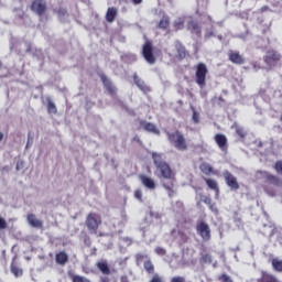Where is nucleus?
Wrapping results in <instances>:
<instances>
[{
  "mask_svg": "<svg viewBox=\"0 0 282 282\" xmlns=\"http://www.w3.org/2000/svg\"><path fill=\"white\" fill-rule=\"evenodd\" d=\"M152 160L156 171L160 173V177L169 181L162 183L163 188L167 191L169 197H173L175 195V173L171 167V164L162 159V154L156 152L152 153Z\"/></svg>",
  "mask_w": 282,
  "mask_h": 282,
  "instance_id": "1",
  "label": "nucleus"
},
{
  "mask_svg": "<svg viewBox=\"0 0 282 282\" xmlns=\"http://www.w3.org/2000/svg\"><path fill=\"white\" fill-rule=\"evenodd\" d=\"M166 138L176 151H188V141L182 131L166 132Z\"/></svg>",
  "mask_w": 282,
  "mask_h": 282,
  "instance_id": "2",
  "label": "nucleus"
},
{
  "mask_svg": "<svg viewBox=\"0 0 282 282\" xmlns=\"http://www.w3.org/2000/svg\"><path fill=\"white\" fill-rule=\"evenodd\" d=\"M258 173L261 174L263 180L262 188L269 195H274L275 193L274 188H276L278 186H281V183H282L281 178L265 171H260Z\"/></svg>",
  "mask_w": 282,
  "mask_h": 282,
  "instance_id": "3",
  "label": "nucleus"
},
{
  "mask_svg": "<svg viewBox=\"0 0 282 282\" xmlns=\"http://www.w3.org/2000/svg\"><path fill=\"white\" fill-rule=\"evenodd\" d=\"M195 83L198 87H206V76H208V66L205 63H198L195 66Z\"/></svg>",
  "mask_w": 282,
  "mask_h": 282,
  "instance_id": "4",
  "label": "nucleus"
},
{
  "mask_svg": "<svg viewBox=\"0 0 282 282\" xmlns=\"http://www.w3.org/2000/svg\"><path fill=\"white\" fill-rule=\"evenodd\" d=\"M85 224L89 232H94V235H96V232H98V228H100V225L102 224V218L96 213H89L86 217Z\"/></svg>",
  "mask_w": 282,
  "mask_h": 282,
  "instance_id": "5",
  "label": "nucleus"
},
{
  "mask_svg": "<svg viewBox=\"0 0 282 282\" xmlns=\"http://www.w3.org/2000/svg\"><path fill=\"white\" fill-rule=\"evenodd\" d=\"M142 56L149 65H155L158 57L153 54V43L151 41H147L142 47Z\"/></svg>",
  "mask_w": 282,
  "mask_h": 282,
  "instance_id": "6",
  "label": "nucleus"
},
{
  "mask_svg": "<svg viewBox=\"0 0 282 282\" xmlns=\"http://www.w3.org/2000/svg\"><path fill=\"white\" fill-rule=\"evenodd\" d=\"M196 232L200 236L203 241H210L212 239V231L210 226L207 225L204 220H197L196 223Z\"/></svg>",
  "mask_w": 282,
  "mask_h": 282,
  "instance_id": "7",
  "label": "nucleus"
},
{
  "mask_svg": "<svg viewBox=\"0 0 282 282\" xmlns=\"http://www.w3.org/2000/svg\"><path fill=\"white\" fill-rule=\"evenodd\" d=\"M263 61L268 65V67H275L276 63L281 61V54H279V52L274 50H269L267 51Z\"/></svg>",
  "mask_w": 282,
  "mask_h": 282,
  "instance_id": "8",
  "label": "nucleus"
},
{
  "mask_svg": "<svg viewBox=\"0 0 282 282\" xmlns=\"http://www.w3.org/2000/svg\"><path fill=\"white\" fill-rule=\"evenodd\" d=\"M31 10L35 12L37 17H43V14L47 12V2H45V0H33Z\"/></svg>",
  "mask_w": 282,
  "mask_h": 282,
  "instance_id": "9",
  "label": "nucleus"
},
{
  "mask_svg": "<svg viewBox=\"0 0 282 282\" xmlns=\"http://www.w3.org/2000/svg\"><path fill=\"white\" fill-rule=\"evenodd\" d=\"M225 182L227 184V186L231 189V191H239V182L237 181V178L235 177V175H232V173L225 171L223 173Z\"/></svg>",
  "mask_w": 282,
  "mask_h": 282,
  "instance_id": "10",
  "label": "nucleus"
},
{
  "mask_svg": "<svg viewBox=\"0 0 282 282\" xmlns=\"http://www.w3.org/2000/svg\"><path fill=\"white\" fill-rule=\"evenodd\" d=\"M139 180L145 188H148L149 191H155V180H153L150 176H147V174H140Z\"/></svg>",
  "mask_w": 282,
  "mask_h": 282,
  "instance_id": "11",
  "label": "nucleus"
},
{
  "mask_svg": "<svg viewBox=\"0 0 282 282\" xmlns=\"http://www.w3.org/2000/svg\"><path fill=\"white\" fill-rule=\"evenodd\" d=\"M214 140H215L217 147L220 149V151H224L225 153H226V151H228V138H226L221 133H217L214 137Z\"/></svg>",
  "mask_w": 282,
  "mask_h": 282,
  "instance_id": "12",
  "label": "nucleus"
},
{
  "mask_svg": "<svg viewBox=\"0 0 282 282\" xmlns=\"http://www.w3.org/2000/svg\"><path fill=\"white\" fill-rule=\"evenodd\" d=\"M228 59L230 63H234V65H243V63H246V58L237 51H229Z\"/></svg>",
  "mask_w": 282,
  "mask_h": 282,
  "instance_id": "13",
  "label": "nucleus"
},
{
  "mask_svg": "<svg viewBox=\"0 0 282 282\" xmlns=\"http://www.w3.org/2000/svg\"><path fill=\"white\" fill-rule=\"evenodd\" d=\"M187 30L191 34H196V36H202V26L195 20H191L187 22Z\"/></svg>",
  "mask_w": 282,
  "mask_h": 282,
  "instance_id": "14",
  "label": "nucleus"
},
{
  "mask_svg": "<svg viewBox=\"0 0 282 282\" xmlns=\"http://www.w3.org/2000/svg\"><path fill=\"white\" fill-rule=\"evenodd\" d=\"M100 78H101V83L104 84V87L107 89L108 94H110V96H116V86H113V83H111L107 78V75L101 74Z\"/></svg>",
  "mask_w": 282,
  "mask_h": 282,
  "instance_id": "15",
  "label": "nucleus"
},
{
  "mask_svg": "<svg viewBox=\"0 0 282 282\" xmlns=\"http://www.w3.org/2000/svg\"><path fill=\"white\" fill-rule=\"evenodd\" d=\"M133 82H134V85H137V87H139V89L143 91V94H149V91H151V88L144 83V80H142L138 76V73L133 74Z\"/></svg>",
  "mask_w": 282,
  "mask_h": 282,
  "instance_id": "16",
  "label": "nucleus"
},
{
  "mask_svg": "<svg viewBox=\"0 0 282 282\" xmlns=\"http://www.w3.org/2000/svg\"><path fill=\"white\" fill-rule=\"evenodd\" d=\"M28 223L30 224V226H32V228H43V221L39 220L36 218V215L34 214H28L26 216Z\"/></svg>",
  "mask_w": 282,
  "mask_h": 282,
  "instance_id": "17",
  "label": "nucleus"
},
{
  "mask_svg": "<svg viewBox=\"0 0 282 282\" xmlns=\"http://www.w3.org/2000/svg\"><path fill=\"white\" fill-rule=\"evenodd\" d=\"M55 261L58 265H65L69 261V256L65 251H59L55 256Z\"/></svg>",
  "mask_w": 282,
  "mask_h": 282,
  "instance_id": "18",
  "label": "nucleus"
},
{
  "mask_svg": "<svg viewBox=\"0 0 282 282\" xmlns=\"http://www.w3.org/2000/svg\"><path fill=\"white\" fill-rule=\"evenodd\" d=\"M118 17V9L116 7L108 8L106 12V21L108 23H113L116 21V18Z\"/></svg>",
  "mask_w": 282,
  "mask_h": 282,
  "instance_id": "19",
  "label": "nucleus"
},
{
  "mask_svg": "<svg viewBox=\"0 0 282 282\" xmlns=\"http://www.w3.org/2000/svg\"><path fill=\"white\" fill-rule=\"evenodd\" d=\"M97 269L106 276H109V274H111V269H109V264L107 263V261L97 262Z\"/></svg>",
  "mask_w": 282,
  "mask_h": 282,
  "instance_id": "20",
  "label": "nucleus"
},
{
  "mask_svg": "<svg viewBox=\"0 0 282 282\" xmlns=\"http://www.w3.org/2000/svg\"><path fill=\"white\" fill-rule=\"evenodd\" d=\"M176 52H177V56H178V58H181V61H184V58H186V56H188V51H186V47L184 45H182L181 43H178L176 45Z\"/></svg>",
  "mask_w": 282,
  "mask_h": 282,
  "instance_id": "21",
  "label": "nucleus"
},
{
  "mask_svg": "<svg viewBox=\"0 0 282 282\" xmlns=\"http://www.w3.org/2000/svg\"><path fill=\"white\" fill-rule=\"evenodd\" d=\"M141 127H143L144 131H149L150 133H158V127L154 123L141 121Z\"/></svg>",
  "mask_w": 282,
  "mask_h": 282,
  "instance_id": "22",
  "label": "nucleus"
},
{
  "mask_svg": "<svg viewBox=\"0 0 282 282\" xmlns=\"http://www.w3.org/2000/svg\"><path fill=\"white\" fill-rule=\"evenodd\" d=\"M270 263H271L272 270L274 272H279V273L282 272V260L281 259L273 258V259H271Z\"/></svg>",
  "mask_w": 282,
  "mask_h": 282,
  "instance_id": "23",
  "label": "nucleus"
},
{
  "mask_svg": "<svg viewBox=\"0 0 282 282\" xmlns=\"http://www.w3.org/2000/svg\"><path fill=\"white\" fill-rule=\"evenodd\" d=\"M199 170L202 171V173H204V175H210V173H213V165L206 162H203L199 165Z\"/></svg>",
  "mask_w": 282,
  "mask_h": 282,
  "instance_id": "24",
  "label": "nucleus"
},
{
  "mask_svg": "<svg viewBox=\"0 0 282 282\" xmlns=\"http://www.w3.org/2000/svg\"><path fill=\"white\" fill-rule=\"evenodd\" d=\"M205 182L208 188H210L212 191H215L216 193H219V184H217V181L213 178H206Z\"/></svg>",
  "mask_w": 282,
  "mask_h": 282,
  "instance_id": "25",
  "label": "nucleus"
},
{
  "mask_svg": "<svg viewBox=\"0 0 282 282\" xmlns=\"http://www.w3.org/2000/svg\"><path fill=\"white\" fill-rule=\"evenodd\" d=\"M143 268L148 272V274H154L155 273V265H153V262L151 260L144 261Z\"/></svg>",
  "mask_w": 282,
  "mask_h": 282,
  "instance_id": "26",
  "label": "nucleus"
},
{
  "mask_svg": "<svg viewBox=\"0 0 282 282\" xmlns=\"http://www.w3.org/2000/svg\"><path fill=\"white\" fill-rule=\"evenodd\" d=\"M171 25V20L169 19V17L164 15L160 22H159V28L161 30H167V28Z\"/></svg>",
  "mask_w": 282,
  "mask_h": 282,
  "instance_id": "27",
  "label": "nucleus"
},
{
  "mask_svg": "<svg viewBox=\"0 0 282 282\" xmlns=\"http://www.w3.org/2000/svg\"><path fill=\"white\" fill-rule=\"evenodd\" d=\"M200 263L203 264H208L210 265V263H213V256H210V253H204L200 259H199Z\"/></svg>",
  "mask_w": 282,
  "mask_h": 282,
  "instance_id": "28",
  "label": "nucleus"
},
{
  "mask_svg": "<svg viewBox=\"0 0 282 282\" xmlns=\"http://www.w3.org/2000/svg\"><path fill=\"white\" fill-rule=\"evenodd\" d=\"M47 112L48 113H58L56 105L51 99H47Z\"/></svg>",
  "mask_w": 282,
  "mask_h": 282,
  "instance_id": "29",
  "label": "nucleus"
},
{
  "mask_svg": "<svg viewBox=\"0 0 282 282\" xmlns=\"http://www.w3.org/2000/svg\"><path fill=\"white\" fill-rule=\"evenodd\" d=\"M70 279H72V282H91V280H89L83 275H76V274H72Z\"/></svg>",
  "mask_w": 282,
  "mask_h": 282,
  "instance_id": "30",
  "label": "nucleus"
},
{
  "mask_svg": "<svg viewBox=\"0 0 282 282\" xmlns=\"http://www.w3.org/2000/svg\"><path fill=\"white\" fill-rule=\"evenodd\" d=\"M175 32H178V30H182L184 28V20L178 19L173 23Z\"/></svg>",
  "mask_w": 282,
  "mask_h": 282,
  "instance_id": "31",
  "label": "nucleus"
},
{
  "mask_svg": "<svg viewBox=\"0 0 282 282\" xmlns=\"http://www.w3.org/2000/svg\"><path fill=\"white\" fill-rule=\"evenodd\" d=\"M11 272H12V274H14V276H22L23 275V270H21L17 265L11 267Z\"/></svg>",
  "mask_w": 282,
  "mask_h": 282,
  "instance_id": "32",
  "label": "nucleus"
},
{
  "mask_svg": "<svg viewBox=\"0 0 282 282\" xmlns=\"http://www.w3.org/2000/svg\"><path fill=\"white\" fill-rule=\"evenodd\" d=\"M218 281L219 282H235L232 281V278H230V275L223 273L218 276Z\"/></svg>",
  "mask_w": 282,
  "mask_h": 282,
  "instance_id": "33",
  "label": "nucleus"
},
{
  "mask_svg": "<svg viewBox=\"0 0 282 282\" xmlns=\"http://www.w3.org/2000/svg\"><path fill=\"white\" fill-rule=\"evenodd\" d=\"M155 254H159V257H164L166 254V249L162 247H156L154 249Z\"/></svg>",
  "mask_w": 282,
  "mask_h": 282,
  "instance_id": "34",
  "label": "nucleus"
},
{
  "mask_svg": "<svg viewBox=\"0 0 282 282\" xmlns=\"http://www.w3.org/2000/svg\"><path fill=\"white\" fill-rule=\"evenodd\" d=\"M192 120L194 124H199V112H197L195 109L193 110Z\"/></svg>",
  "mask_w": 282,
  "mask_h": 282,
  "instance_id": "35",
  "label": "nucleus"
},
{
  "mask_svg": "<svg viewBox=\"0 0 282 282\" xmlns=\"http://www.w3.org/2000/svg\"><path fill=\"white\" fill-rule=\"evenodd\" d=\"M236 133L241 139L246 138V130H243V128H241V127L236 128Z\"/></svg>",
  "mask_w": 282,
  "mask_h": 282,
  "instance_id": "36",
  "label": "nucleus"
},
{
  "mask_svg": "<svg viewBox=\"0 0 282 282\" xmlns=\"http://www.w3.org/2000/svg\"><path fill=\"white\" fill-rule=\"evenodd\" d=\"M274 170L276 171V173H279L280 175H282V160L275 162V164H274Z\"/></svg>",
  "mask_w": 282,
  "mask_h": 282,
  "instance_id": "37",
  "label": "nucleus"
},
{
  "mask_svg": "<svg viewBox=\"0 0 282 282\" xmlns=\"http://www.w3.org/2000/svg\"><path fill=\"white\" fill-rule=\"evenodd\" d=\"M170 282H186V278L182 275H176V276H173Z\"/></svg>",
  "mask_w": 282,
  "mask_h": 282,
  "instance_id": "38",
  "label": "nucleus"
},
{
  "mask_svg": "<svg viewBox=\"0 0 282 282\" xmlns=\"http://www.w3.org/2000/svg\"><path fill=\"white\" fill-rule=\"evenodd\" d=\"M200 197H203V202L204 204H206L207 206H210L213 204V199L208 196H204V195H200Z\"/></svg>",
  "mask_w": 282,
  "mask_h": 282,
  "instance_id": "39",
  "label": "nucleus"
},
{
  "mask_svg": "<svg viewBox=\"0 0 282 282\" xmlns=\"http://www.w3.org/2000/svg\"><path fill=\"white\" fill-rule=\"evenodd\" d=\"M8 228V221L3 217H0V230H6Z\"/></svg>",
  "mask_w": 282,
  "mask_h": 282,
  "instance_id": "40",
  "label": "nucleus"
},
{
  "mask_svg": "<svg viewBox=\"0 0 282 282\" xmlns=\"http://www.w3.org/2000/svg\"><path fill=\"white\" fill-rule=\"evenodd\" d=\"M134 197L135 199H139V202H142V189H135Z\"/></svg>",
  "mask_w": 282,
  "mask_h": 282,
  "instance_id": "41",
  "label": "nucleus"
},
{
  "mask_svg": "<svg viewBox=\"0 0 282 282\" xmlns=\"http://www.w3.org/2000/svg\"><path fill=\"white\" fill-rule=\"evenodd\" d=\"M150 282H163L162 276H160L159 274H154Z\"/></svg>",
  "mask_w": 282,
  "mask_h": 282,
  "instance_id": "42",
  "label": "nucleus"
},
{
  "mask_svg": "<svg viewBox=\"0 0 282 282\" xmlns=\"http://www.w3.org/2000/svg\"><path fill=\"white\" fill-rule=\"evenodd\" d=\"M213 36H215V32L214 31H207L206 33H205V39H213Z\"/></svg>",
  "mask_w": 282,
  "mask_h": 282,
  "instance_id": "43",
  "label": "nucleus"
},
{
  "mask_svg": "<svg viewBox=\"0 0 282 282\" xmlns=\"http://www.w3.org/2000/svg\"><path fill=\"white\" fill-rule=\"evenodd\" d=\"M209 206V209L212 210V213H218L217 206L215 205V203H212Z\"/></svg>",
  "mask_w": 282,
  "mask_h": 282,
  "instance_id": "44",
  "label": "nucleus"
},
{
  "mask_svg": "<svg viewBox=\"0 0 282 282\" xmlns=\"http://www.w3.org/2000/svg\"><path fill=\"white\" fill-rule=\"evenodd\" d=\"M120 281H121V282H129V276H127V275H121Z\"/></svg>",
  "mask_w": 282,
  "mask_h": 282,
  "instance_id": "45",
  "label": "nucleus"
},
{
  "mask_svg": "<svg viewBox=\"0 0 282 282\" xmlns=\"http://www.w3.org/2000/svg\"><path fill=\"white\" fill-rule=\"evenodd\" d=\"M132 3L134 6H140V3H142V0H132Z\"/></svg>",
  "mask_w": 282,
  "mask_h": 282,
  "instance_id": "46",
  "label": "nucleus"
},
{
  "mask_svg": "<svg viewBox=\"0 0 282 282\" xmlns=\"http://www.w3.org/2000/svg\"><path fill=\"white\" fill-rule=\"evenodd\" d=\"M137 259H138V261H140L141 259H144V256L138 254V256H137Z\"/></svg>",
  "mask_w": 282,
  "mask_h": 282,
  "instance_id": "47",
  "label": "nucleus"
},
{
  "mask_svg": "<svg viewBox=\"0 0 282 282\" xmlns=\"http://www.w3.org/2000/svg\"><path fill=\"white\" fill-rule=\"evenodd\" d=\"M101 282H109V278H101Z\"/></svg>",
  "mask_w": 282,
  "mask_h": 282,
  "instance_id": "48",
  "label": "nucleus"
},
{
  "mask_svg": "<svg viewBox=\"0 0 282 282\" xmlns=\"http://www.w3.org/2000/svg\"><path fill=\"white\" fill-rule=\"evenodd\" d=\"M3 141V132H0V142Z\"/></svg>",
  "mask_w": 282,
  "mask_h": 282,
  "instance_id": "49",
  "label": "nucleus"
},
{
  "mask_svg": "<svg viewBox=\"0 0 282 282\" xmlns=\"http://www.w3.org/2000/svg\"><path fill=\"white\" fill-rule=\"evenodd\" d=\"M208 20H209V21H213V18H212L210 15H208Z\"/></svg>",
  "mask_w": 282,
  "mask_h": 282,
  "instance_id": "50",
  "label": "nucleus"
},
{
  "mask_svg": "<svg viewBox=\"0 0 282 282\" xmlns=\"http://www.w3.org/2000/svg\"><path fill=\"white\" fill-rule=\"evenodd\" d=\"M17 171H19V163L17 164Z\"/></svg>",
  "mask_w": 282,
  "mask_h": 282,
  "instance_id": "51",
  "label": "nucleus"
},
{
  "mask_svg": "<svg viewBox=\"0 0 282 282\" xmlns=\"http://www.w3.org/2000/svg\"><path fill=\"white\" fill-rule=\"evenodd\" d=\"M0 67H1V62H0Z\"/></svg>",
  "mask_w": 282,
  "mask_h": 282,
  "instance_id": "52",
  "label": "nucleus"
}]
</instances>
